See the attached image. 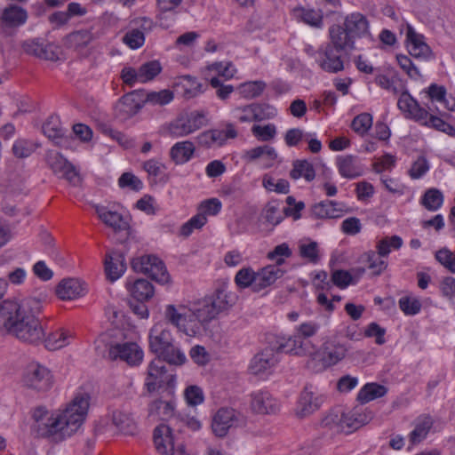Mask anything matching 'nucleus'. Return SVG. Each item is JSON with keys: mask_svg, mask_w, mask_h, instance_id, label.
I'll return each mask as SVG.
<instances>
[{"mask_svg": "<svg viewBox=\"0 0 455 455\" xmlns=\"http://www.w3.org/2000/svg\"><path fill=\"white\" fill-rule=\"evenodd\" d=\"M112 423L125 435H133L136 430V423L132 413L124 408L113 411Z\"/></svg>", "mask_w": 455, "mask_h": 455, "instance_id": "35", "label": "nucleus"}, {"mask_svg": "<svg viewBox=\"0 0 455 455\" xmlns=\"http://www.w3.org/2000/svg\"><path fill=\"white\" fill-rule=\"evenodd\" d=\"M378 253V251H368L362 256L363 262L368 264V268L373 271V274L379 275L387 267V262L382 259Z\"/></svg>", "mask_w": 455, "mask_h": 455, "instance_id": "51", "label": "nucleus"}, {"mask_svg": "<svg viewBox=\"0 0 455 455\" xmlns=\"http://www.w3.org/2000/svg\"><path fill=\"white\" fill-rule=\"evenodd\" d=\"M131 295L138 301H146L151 299L155 293L152 283L146 279H137L132 283L126 284Z\"/></svg>", "mask_w": 455, "mask_h": 455, "instance_id": "39", "label": "nucleus"}, {"mask_svg": "<svg viewBox=\"0 0 455 455\" xmlns=\"http://www.w3.org/2000/svg\"><path fill=\"white\" fill-rule=\"evenodd\" d=\"M166 424H161L154 430V443L156 451L163 455H185L181 448L175 450L172 436V427Z\"/></svg>", "mask_w": 455, "mask_h": 455, "instance_id": "15", "label": "nucleus"}, {"mask_svg": "<svg viewBox=\"0 0 455 455\" xmlns=\"http://www.w3.org/2000/svg\"><path fill=\"white\" fill-rule=\"evenodd\" d=\"M169 323L168 315H166V322L157 323L150 330L149 347L150 350L156 355L159 353L164 352L166 347L168 348L172 344H173L172 336L170 331L167 330V325Z\"/></svg>", "mask_w": 455, "mask_h": 455, "instance_id": "18", "label": "nucleus"}, {"mask_svg": "<svg viewBox=\"0 0 455 455\" xmlns=\"http://www.w3.org/2000/svg\"><path fill=\"white\" fill-rule=\"evenodd\" d=\"M22 380L24 386L37 392H46L53 384V377L51 371L37 362H32L28 364Z\"/></svg>", "mask_w": 455, "mask_h": 455, "instance_id": "7", "label": "nucleus"}, {"mask_svg": "<svg viewBox=\"0 0 455 455\" xmlns=\"http://www.w3.org/2000/svg\"><path fill=\"white\" fill-rule=\"evenodd\" d=\"M73 337L71 330L61 327L48 335L44 339V346L48 350H58L68 346Z\"/></svg>", "mask_w": 455, "mask_h": 455, "instance_id": "37", "label": "nucleus"}, {"mask_svg": "<svg viewBox=\"0 0 455 455\" xmlns=\"http://www.w3.org/2000/svg\"><path fill=\"white\" fill-rule=\"evenodd\" d=\"M343 26L355 39L369 33L367 18L360 12H353L346 16Z\"/></svg>", "mask_w": 455, "mask_h": 455, "instance_id": "30", "label": "nucleus"}, {"mask_svg": "<svg viewBox=\"0 0 455 455\" xmlns=\"http://www.w3.org/2000/svg\"><path fill=\"white\" fill-rule=\"evenodd\" d=\"M323 402V397L317 395L312 385H307L300 394L296 413L304 418L317 411Z\"/></svg>", "mask_w": 455, "mask_h": 455, "instance_id": "20", "label": "nucleus"}, {"mask_svg": "<svg viewBox=\"0 0 455 455\" xmlns=\"http://www.w3.org/2000/svg\"><path fill=\"white\" fill-rule=\"evenodd\" d=\"M28 18L26 9L15 4H9L0 8V29L6 32L9 29L18 28L27 22Z\"/></svg>", "mask_w": 455, "mask_h": 455, "instance_id": "16", "label": "nucleus"}, {"mask_svg": "<svg viewBox=\"0 0 455 455\" xmlns=\"http://www.w3.org/2000/svg\"><path fill=\"white\" fill-rule=\"evenodd\" d=\"M420 124L435 128V130L443 132L451 136L455 134V128L451 124H448L436 116L430 115L429 113L426 122H421Z\"/></svg>", "mask_w": 455, "mask_h": 455, "instance_id": "59", "label": "nucleus"}, {"mask_svg": "<svg viewBox=\"0 0 455 455\" xmlns=\"http://www.w3.org/2000/svg\"><path fill=\"white\" fill-rule=\"evenodd\" d=\"M237 132L232 124H227L224 130L212 129L201 132L196 137L199 146L204 148H215L223 146L228 139H235Z\"/></svg>", "mask_w": 455, "mask_h": 455, "instance_id": "14", "label": "nucleus"}, {"mask_svg": "<svg viewBox=\"0 0 455 455\" xmlns=\"http://www.w3.org/2000/svg\"><path fill=\"white\" fill-rule=\"evenodd\" d=\"M139 82L147 83L153 80L162 70L161 64L157 60L148 61L139 68Z\"/></svg>", "mask_w": 455, "mask_h": 455, "instance_id": "56", "label": "nucleus"}, {"mask_svg": "<svg viewBox=\"0 0 455 455\" xmlns=\"http://www.w3.org/2000/svg\"><path fill=\"white\" fill-rule=\"evenodd\" d=\"M342 417L343 410L341 408H334L323 417L321 421V427L330 429L334 433H342Z\"/></svg>", "mask_w": 455, "mask_h": 455, "instance_id": "47", "label": "nucleus"}, {"mask_svg": "<svg viewBox=\"0 0 455 455\" xmlns=\"http://www.w3.org/2000/svg\"><path fill=\"white\" fill-rule=\"evenodd\" d=\"M157 358L172 365H182L187 361L184 353L173 344L170 347H166L164 352L159 353Z\"/></svg>", "mask_w": 455, "mask_h": 455, "instance_id": "52", "label": "nucleus"}, {"mask_svg": "<svg viewBox=\"0 0 455 455\" xmlns=\"http://www.w3.org/2000/svg\"><path fill=\"white\" fill-rule=\"evenodd\" d=\"M168 322L188 336L213 332L218 324L215 315H168Z\"/></svg>", "mask_w": 455, "mask_h": 455, "instance_id": "6", "label": "nucleus"}, {"mask_svg": "<svg viewBox=\"0 0 455 455\" xmlns=\"http://www.w3.org/2000/svg\"><path fill=\"white\" fill-rule=\"evenodd\" d=\"M341 52L333 45L327 44L320 47L314 54L315 62L325 72L338 73L344 69Z\"/></svg>", "mask_w": 455, "mask_h": 455, "instance_id": "12", "label": "nucleus"}, {"mask_svg": "<svg viewBox=\"0 0 455 455\" xmlns=\"http://www.w3.org/2000/svg\"><path fill=\"white\" fill-rule=\"evenodd\" d=\"M96 212L102 222L115 232L127 231L129 229L127 218L124 217L121 213L108 210L106 207H97Z\"/></svg>", "mask_w": 455, "mask_h": 455, "instance_id": "32", "label": "nucleus"}, {"mask_svg": "<svg viewBox=\"0 0 455 455\" xmlns=\"http://www.w3.org/2000/svg\"><path fill=\"white\" fill-rule=\"evenodd\" d=\"M345 205L331 200H324L311 207V214L316 219H338L345 213Z\"/></svg>", "mask_w": 455, "mask_h": 455, "instance_id": "29", "label": "nucleus"}, {"mask_svg": "<svg viewBox=\"0 0 455 455\" xmlns=\"http://www.w3.org/2000/svg\"><path fill=\"white\" fill-rule=\"evenodd\" d=\"M284 216L283 212H282L280 210V203L278 201L268 202L263 210V217L268 223L274 226L278 225Z\"/></svg>", "mask_w": 455, "mask_h": 455, "instance_id": "57", "label": "nucleus"}, {"mask_svg": "<svg viewBox=\"0 0 455 455\" xmlns=\"http://www.w3.org/2000/svg\"><path fill=\"white\" fill-rule=\"evenodd\" d=\"M237 297L223 289H218L211 296L201 299L180 304L178 307L174 305H168L165 313H178V311L188 310L189 313H221L229 310L235 305Z\"/></svg>", "mask_w": 455, "mask_h": 455, "instance_id": "4", "label": "nucleus"}, {"mask_svg": "<svg viewBox=\"0 0 455 455\" xmlns=\"http://www.w3.org/2000/svg\"><path fill=\"white\" fill-rule=\"evenodd\" d=\"M104 265L107 277L112 282L117 280L126 269L124 256L117 250H112L106 254Z\"/></svg>", "mask_w": 455, "mask_h": 455, "instance_id": "27", "label": "nucleus"}, {"mask_svg": "<svg viewBox=\"0 0 455 455\" xmlns=\"http://www.w3.org/2000/svg\"><path fill=\"white\" fill-rule=\"evenodd\" d=\"M328 323L325 316L306 321L296 327V334L291 337H277V348L286 354L298 356H314L319 354L317 347L308 339L315 335L323 325Z\"/></svg>", "mask_w": 455, "mask_h": 455, "instance_id": "2", "label": "nucleus"}, {"mask_svg": "<svg viewBox=\"0 0 455 455\" xmlns=\"http://www.w3.org/2000/svg\"><path fill=\"white\" fill-rule=\"evenodd\" d=\"M0 335H12L33 345L45 337L44 326L35 315H0Z\"/></svg>", "mask_w": 455, "mask_h": 455, "instance_id": "3", "label": "nucleus"}, {"mask_svg": "<svg viewBox=\"0 0 455 455\" xmlns=\"http://www.w3.org/2000/svg\"><path fill=\"white\" fill-rule=\"evenodd\" d=\"M46 297L39 294L24 299L20 302L21 313H39L45 309Z\"/></svg>", "mask_w": 455, "mask_h": 455, "instance_id": "54", "label": "nucleus"}, {"mask_svg": "<svg viewBox=\"0 0 455 455\" xmlns=\"http://www.w3.org/2000/svg\"><path fill=\"white\" fill-rule=\"evenodd\" d=\"M178 13V9L166 7V10H164L162 6H157L156 20L159 26L164 28H169L174 23Z\"/></svg>", "mask_w": 455, "mask_h": 455, "instance_id": "61", "label": "nucleus"}, {"mask_svg": "<svg viewBox=\"0 0 455 455\" xmlns=\"http://www.w3.org/2000/svg\"><path fill=\"white\" fill-rule=\"evenodd\" d=\"M279 402L268 392L259 390L251 394V410L259 414H274L279 410Z\"/></svg>", "mask_w": 455, "mask_h": 455, "instance_id": "24", "label": "nucleus"}, {"mask_svg": "<svg viewBox=\"0 0 455 455\" xmlns=\"http://www.w3.org/2000/svg\"><path fill=\"white\" fill-rule=\"evenodd\" d=\"M434 420L429 415H420L414 421V429L409 435V441L412 445L418 444L425 440L433 427Z\"/></svg>", "mask_w": 455, "mask_h": 455, "instance_id": "34", "label": "nucleus"}, {"mask_svg": "<svg viewBox=\"0 0 455 455\" xmlns=\"http://www.w3.org/2000/svg\"><path fill=\"white\" fill-rule=\"evenodd\" d=\"M263 107L259 104H250L234 109L235 116L241 123L260 121L264 118L262 114Z\"/></svg>", "mask_w": 455, "mask_h": 455, "instance_id": "40", "label": "nucleus"}, {"mask_svg": "<svg viewBox=\"0 0 455 455\" xmlns=\"http://www.w3.org/2000/svg\"><path fill=\"white\" fill-rule=\"evenodd\" d=\"M431 304L429 299H420L414 295H405L399 299V307L403 313H419L428 310Z\"/></svg>", "mask_w": 455, "mask_h": 455, "instance_id": "41", "label": "nucleus"}, {"mask_svg": "<svg viewBox=\"0 0 455 455\" xmlns=\"http://www.w3.org/2000/svg\"><path fill=\"white\" fill-rule=\"evenodd\" d=\"M97 38L92 28L75 30L63 38V44L66 48L76 52L85 49L92 41Z\"/></svg>", "mask_w": 455, "mask_h": 455, "instance_id": "26", "label": "nucleus"}, {"mask_svg": "<svg viewBox=\"0 0 455 455\" xmlns=\"http://www.w3.org/2000/svg\"><path fill=\"white\" fill-rule=\"evenodd\" d=\"M235 283L240 290L251 287V291L256 292L257 272L250 267L241 268L235 274Z\"/></svg>", "mask_w": 455, "mask_h": 455, "instance_id": "45", "label": "nucleus"}, {"mask_svg": "<svg viewBox=\"0 0 455 455\" xmlns=\"http://www.w3.org/2000/svg\"><path fill=\"white\" fill-rule=\"evenodd\" d=\"M290 177L292 180L303 178L306 181L310 182L315 179V172L313 164L307 160H295L292 163Z\"/></svg>", "mask_w": 455, "mask_h": 455, "instance_id": "43", "label": "nucleus"}, {"mask_svg": "<svg viewBox=\"0 0 455 455\" xmlns=\"http://www.w3.org/2000/svg\"><path fill=\"white\" fill-rule=\"evenodd\" d=\"M167 133L172 138L185 137L192 133L188 129L183 115H180L167 125Z\"/></svg>", "mask_w": 455, "mask_h": 455, "instance_id": "55", "label": "nucleus"}, {"mask_svg": "<svg viewBox=\"0 0 455 455\" xmlns=\"http://www.w3.org/2000/svg\"><path fill=\"white\" fill-rule=\"evenodd\" d=\"M387 392L385 386L378 383H367L357 394V400L361 403H367L372 400L384 396Z\"/></svg>", "mask_w": 455, "mask_h": 455, "instance_id": "44", "label": "nucleus"}, {"mask_svg": "<svg viewBox=\"0 0 455 455\" xmlns=\"http://www.w3.org/2000/svg\"><path fill=\"white\" fill-rule=\"evenodd\" d=\"M108 356L113 361L119 359L135 366L142 362L143 351L135 342H115L109 346Z\"/></svg>", "mask_w": 455, "mask_h": 455, "instance_id": "10", "label": "nucleus"}, {"mask_svg": "<svg viewBox=\"0 0 455 455\" xmlns=\"http://www.w3.org/2000/svg\"><path fill=\"white\" fill-rule=\"evenodd\" d=\"M372 125V116L369 113L356 116L351 124L352 129L358 134H365Z\"/></svg>", "mask_w": 455, "mask_h": 455, "instance_id": "64", "label": "nucleus"}, {"mask_svg": "<svg viewBox=\"0 0 455 455\" xmlns=\"http://www.w3.org/2000/svg\"><path fill=\"white\" fill-rule=\"evenodd\" d=\"M36 148V145L28 140L19 139L12 145V153L18 158L28 157Z\"/></svg>", "mask_w": 455, "mask_h": 455, "instance_id": "58", "label": "nucleus"}, {"mask_svg": "<svg viewBox=\"0 0 455 455\" xmlns=\"http://www.w3.org/2000/svg\"><path fill=\"white\" fill-rule=\"evenodd\" d=\"M207 222V218L202 213L197 212L189 220L184 223L180 228V234L183 236H189L194 230L201 229Z\"/></svg>", "mask_w": 455, "mask_h": 455, "instance_id": "60", "label": "nucleus"}, {"mask_svg": "<svg viewBox=\"0 0 455 455\" xmlns=\"http://www.w3.org/2000/svg\"><path fill=\"white\" fill-rule=\"evenodd\" d=\"M143 106V90H135L121 97L115 106V115L125 121L135 116Z\"/></svg>", "mask_w": 455, "mask_h": 455, "instance_id": "13", "label": "nucleus"}, {"mask_svg": "<svg viewBox=\"0 0 455 455\" xmlns=\"http://www.w3.org/2000/svg\"><path fill=\"white\" fill-rule=\"evenodd\" d=\"M397 107L406 118L414 120L419 124L426 122L428 116V111L421 107L407 91L400 94Z\"/></svg>", "mask_w": 455, "mask_h": 455, "instance_id": "19", "label": "nucleus"}, {"mask_svg": "<svg viewBox=\"0 0 455 455\" xmlns=\"http://www.w3.org/2000/svg\"><path fill=\"white\" fill-rule=\"evenodd\" d=\"M148 415L155 419L170 421V426H176L179 417L174 413L172 401L156 400L149 404Z\"/></svg>", "mask_w": 455, "mask_h": 455, "instance_id": "28", "label": "nucleus"}, {"mask_svg": "<svg viewBox=\"0 0 455 455\" xmlns=\"http://www.w3.org/2000/svg\"><path fill=\"white\" fill-rule=\"evenodd\" d=\"M277 339L275 343H270V346L264 348L261 352L258 353L251 359L250 363V371L254 375L270 372L278 363L280 353L284 351L277 348Z\"/></svg>", "mask_w": 455, "mask_h": 455, "instance_id": "9", "label": "nucleus"}, {"mask_svg": "<svg viewBox=\"0 0 455 455\" xmlns=\"http://www.w3.org/2000/svg\"><path fill=\"white\" fill-rule=\"evenodd\" d=\"M347 346L339 339L338 335L328 337L318 348L319 354L308 356L307 367L314 371H320L336 364L347 355Z\"/></svg>", "mask_w": 455, "mask_h": 455, "instance_id": "5", "label": "nucleus"}, {"mask_svg": "<svg viewBox=\"0 0 455 455\" xmlns=\"http://www.w3.org/2000/svg\"><path fill=\"white\" fill-rule=\"evenodd\" d=\"M23 52L36 58L56 61L59 60L58 47L39 38L28 39L22 43Z\"/></svg>", "mask_w": 455, "mask_h": 455, "instance_id": "17", "label": "nucleus"}, {"mask_svg": "<svg viewBox=\"0 0 455 455\" xmlns=\"http://www.w3.org/2000/svg\"><path fill=\"white\" fill-rule=\"evenodd\" d=\"M342 433L350 434L367 423V416L357 411H343Z\"/></svg>", "mask_w": 455, "mask_h": 455, "instance_id": "42", "label": "nucleus"}, {"mask_svg": "<svg viewBox=\"0 0 455 455\" xmlns=\"http://www.w3.org/2000/svg\"><path fill=\"white\" fill-rule=\"evenodd\" d=\"M87 293L86 284L76 278H66L56 287V294L62 300H73Z\"/></svg>", "mask_w": 455, "mask_h": 455, "instance_id": "23", "label": "nucleus"}, {"mask_svg": "<svg viewBox=\"0 0 455 455\" xmlns=\"http://www.w3.org/2000/svg\"><path fill=\"white\" fill-rule=\"evenodd\" d=\"M173 93L170 90L147 92L143 91V101L152 105L164 106L173 100Z\"/></svg>", "mask_w": 455, "mask_h": 455, "instance_id": "53", "label": "nucleus"}, {"mask_svg": "<svg viewBox=\"0 0 455 455\" xmlns=\"http://www.w3.org/2000/svg\"><path fill=\"white\" fill-rule=\"evenodd\" d=\"M266 83L261 80L245 82L237 87V91L241 96L246 99H253L259 97L266 89Z\"/></svg>", "mask_w": 455, "mask_h": 455, "instance_id": "50", "label": "nucleus"}, {"mask_svg": "<svg viewBox=\"0 0 455 455\" xmlns=\"http://www.w3.org/2000/svg\"><path fill=\"white\" fill-rule=\"evenodd\" d=\"M188 129H192V133L207 124V119L203 111H192L183 114Z\"/></svg>", "mask_w": 455, "mask_h": 455, "instance_id": "62", "label": "nucleus"}, {"mask_svg": "<svg viewBox=\"0 0 455 455\" xmlns=\"http://www.w3.org/2000/svg\"><path fill=\"white\" fill-rule=\"evenodd\" d=\"M406 41L410 54L417 59L429 60L432 56V50L425 43L424 36L417 33L410 24H406Z\"/></svg>", "mask_w": 455, "mask_h": 455, "instance_id": "22", "label": "nucleus"}, {"mask_svg": "<svg viewBox=\"0 0 455 455\" xmlns=\"http://www.w3.org/2000/svg\"><path fill=\"white\" fill-rule=\"evenodd\" d=\"M331 43L340 51L353 50L355 48V38L348 34L347 28L342 25H333L329 29Z\"/></svg>", "mask_w": 455, "mask_h": 455, "instance_id": "33", "label": "nucleus"}, {"mask_svg": "<svg viewBox=\"0 0 455 455\" xmlns=\"http://www.w3.org/2000/svg\"><path fill=\"white\" fill-rule=\"evenodd\" d=\"M90 405V395L78 393L63 410L49 411L44 407L34 410L31 433L39 438L60 443L70 437L83 425Z\"/></svg>", "mask_w": 455, "mask_h": 455, "instance_id": "1", "label": "nucleus"}, {"mask_svg": "<svg viewBox=\"0 0 455 455\" xmlns=\"http://www.w3.org/2000/svg\"><path fill=\"white\" fill-rule=\"evenodd\" d=\"M44 134L51 140L54 145L61 148H71L75 142L72 134L62 127L58 116H50L43 124Z\"/></svg>", "mask_w": 455, "mask_h": 455, "instance_id": "11", "label": "nucleus"}, {"mask_svg": "<svg viewBox=\"0 0 455 455\" xmlns=\"http://www.w3.org/2000/svg\"><path fill=\"white\" fill-rule=\"evenodd\" d=\"M420 203L428 211H437L443 205V195L437 188H429L421 197Z\"/></svg>", "mask_w": 455, "mask_h": 455, "instance_id": "49", "label": "nucleus"}, {"mask_svg": "<svg viewBox=\"0 0 455 455\" xmlns=\"http://www.w3.org/2000/svg\"><path fill=\"white\" fill-rule=\"evenodd\" d=\"M293 14L296 19L309 26L321 28L323 25V15L318 11L299 7L293 10Z\"/></svg>", "mask_w": 455, "mask_h": 455, "instance_id": "46", "label": "nucleus"}, {"mask_svg": "<svg viewBox=\"0 0 455 455\" xmlns=\"http://www.w3.org/2000/svg\"><path fill=\"white\" fill-rule=\"evenodd\" d=\"M286 271L278 265H267L257 271L256 292H259L272 285L277 279L281 278Z\"/></svg>", "mask_w": 455, "mask_h": 455, "instance_id": "31", "label": "nucleus"}, {"mask_svg": "<svg viewBox=\"0 0 455 455\" xmlns=\"http://www.w3.org/2000/svg\"><path fill=\"white\" fill-rule=\"evenodd\" d=\"M238 413L233 408L222 407L212 418V429L215 435L225 436L228 430L236 425Z\"/></svg>", "mask_w": 455, "mask_h": 455, "instance_id": "21", "label": "nucleus"}, {"mask_svg": "<svg viewBox=\"0 0 455 455\" xmlns=\"http://www.w3.org/2000/svg\"><path fill=\"white\" fill-rule=\"evenodd\" d=\"M132 268L148 275L151 279L160 283L169 282L170 275L164 263L155 255H145L135 259L132 262Z\"/></svg>", "mask_w": 455, "mask_h": 455, "instance_id": "8", "label": "nucleus"}, {"mask_svg": "<svg viewBox=\"0 0 455 455\" xmlns=\"http://www.w3.org/2000/svg\"><path fill=\"white\" fill-rule=\"evenodd\" d=\"M337 166L339 174L347 179L357 178L363 172V168L357 158L350 155L338 157Z\"/></svg>", "mask_w": 455, "mask_h": 455, "instance_id": "36", "label": "nucleus"}, {"mask_svg": "<svg viewBox=\"0 0 455 455\" xmlns=\"http://www.w3.org/2000/svg\"><path fill=\"white\" fill-rule=\"evenodd\" d=\"M172 379V375L167 374L166 366L162 359L156 358L150 363L146 383L148 391H154L156 387L169 383Z\"/></svg>", "mask_w": 455, "mask_h": 455, "instance_id": "25", "label": "nucleus"}, {"mask_svg": "<svg viewBox=\"0 0 455 455\" xmlns=\"http://www.w3.org/2000/svg\"><path fill=\"white\" fill-rule=\"evenodd\" d=\"M196 148L193 142L184 140L175 143L170 150V157L177 164L188 162L194 156Z\"/></svg>", "mask_w": 455, "mask_h": 455, "instance_id": "38", "label": "nucleus"}, {"mask_svg": "<svg viewBox=\"0 0 455 455\" xmlns=\"http://www.w3.org/2000/svg\"><path fill=\"white\" fill-rule=\"evenodd\" d=\"M123 42L131 49H138L145 43L144 32L139 28L130 29L124 36Z\"/></svg>", "mask_w": 455, "mask_h": 455, "instance_id": "63", "label": "nucleus"}, {"mask_svg": "<svg viewBox=\"0 0 455 455\" xmlns=\"http://www.w3.org/2000/svg\"><path fill=\"white\" fill-rule=\"evenodd\" d=\"M403 245V239L395 235L385 236L376 243V250L380 257H387L392 250H398Z\"/></svg>", "mask_w": 455, "mask_h": 455, "instance_id": "48", "label": "nucleus"}]
</instances>
